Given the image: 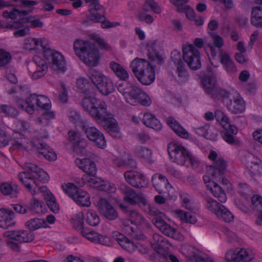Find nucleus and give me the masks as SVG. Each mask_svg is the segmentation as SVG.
I'll list each match as a JSON object with an SVG mask.
<instances>
[{
  "mask_svg": "<svg viewBox=\"0 0 262 262\" xmlns=\"http://www.w3.org/2000/svg\"><path fill=\"white\" fill-rule=\"evenodd\" d=\"M167 124L180 137L187 139L188 133L172 117H169L167 120Z\"/></svg>",
  "mask_w": 262,
  "mask_h": 262,
  "instance_id": "obj_29",
  "label": "nucleus"
},
{
  "mask_svg": "<svg viewBox=\"0 0 262 262\" xmlns=\"http://www.w3.org/2000/svg\"><path fill=\"white\" fill-rule=\"evenodd\" d=\"M152 239L154 242V244H156L159 248H163L167 243V241L165 238L158 233H154L152 234Z\"/></svg>",
  "mask_w": 262,
  "mask_h": 262,
  "instance_id": "obj_55",
  "label": "nucleus"
},
{
  "mask_svg": "<svg viewBox=\"0 0 262 262\" xmlns=\"http://www.w3.org/2000/svg\"><path fill=\"white\" fill-rule=\"evenodd\" d=\"M205 200L206 202V206L207 208L215 215L217 214V213H218L221 209V206H223L222 204L209 196H206L205 198Z\"/></svg>",
  "mask_w": 262,
  "mask_h": 262,
  "instance_id": "obj_41",
  "label": "nucleus"
},
{
  "mask_svg": "<svg viewBox=\"0 0 262 262\" xmlns=\"http://www.w3.org/2000/svg\"><path fill=\"white\" fill-rule=\"evenodd\" d=\"M12 56L10 53L0 49V66H6L10 63Z\"/></svg>",
  "mask_w": 262,
  "mask_h": 262,
  "instance_id": "obj_53",
  "label": "nucleus"
},
{
  "mask_svg": "<svg viewBox=\"0 0 262 262\" xmlns=\"http://www.w3.org/2000/svg\"><path fill=\"white\" fill-rule=\"evenodd\" d=\"M45 199L46 200L47 204L49 208L54 213H57L59 210V205L56 202L55 198L51 193L47 192L44 194Z\"/></svg>",
  "mask_w": 262,
  "mask_h": 262,
  "instance_id": "obj_42",
  "label": "nucleus"
},
{
  "mask_svg": "<svg viewBox=\"0 0 262 262\" xmlns=\"http://www.w3.org/2000/svg\"><path fill=\"white\" fill-rule=\"evenodd\" d=\"M183 59L188 66H201L200 52L193 45L188 44L183 48Z\"/></svg>",
  "mask_w": 262,
  "mask_h": 262,
  "instance_id": "obj_13",
  "label": "nucleus"
},
{
  "mask_svg": "<svg viewBox=\"0 0 262 262\" xmlns=\"http://www.w3.org/2000/svg\"><path fill=\"white\" fill-rule=\"evenodd\" d=\"M81 233L89 241L96 243L99 234L87 228H82Z\"/></svg>",
  "mask_w": 262,
  "mask_h": 262,
  "instance_id": "obj_49",
  "label": "nucleus"
},
{
  "mask_svg": "<svg viewBox=\"0 0 262 262\" xmlns=\"http://www.w3.org/2000/svg\"><path fill=\"white\" fill-rule=\"evenodd\" d=\"M246 165L251 173L255 176L262 174V162L253 155L249 154L246 157Z\"/></svg>",
  "mask_w": 262,
  "mask_h": 262,
  "instance_id": "obj_19",
  "label": "nucleus"
},
{
  "mask_svg": "<svg viewBox=\"0 0 262 262\" xmlns=\"http://www.w3.org/2000/svg\"><path fill=\"white\" fill-rule=\"evenodd\" d=\"M86 222L91 226H96L100 223V218L95 211L89 210L86 214Z\"/></svg>",
  "mask_w": 262,
  "mask_h": 262,
  "instance_id": "obj_44",
  "label": "nucleus"
},
{
  "mask_svg": "<svg viewBox=\"0 0 262 262\" xmlns=\"http://www.w3.org/2000/svg\"><path fill=\"white\" fill-rule=\"evenodd\" d=\"M45 40L43 39L31 38L28 39L26 43V48L29 50L36 49V47L40 45L44 50L45 47H47L45 45Z\"/></svg>",
  "mask_w": 262,
  "mask_h": 262,
  "instance_id": "obj_47",
  "label": "nucleus"
},
{
  "mask_svg": "<svg viewBox=\"0 0 262 262\" xmlns=\"http://www.w3.org/2000/svg\"><path fill=\"white\" fill-rule=\"evenodd\" d=\"M151 182L156 190L159 193H162L168 184V180L161 174H155L151 179Z\"/></svg>",
  "mask_w": 262,
  "mask_h": 262,
  "instance_id": "obj_27",
  "label": "nucleus"
},
{
  "mask_svg": "<svg viewBox=\"0 0 262 262\" xmlns=\"http://www.w3.org/2000/svg\"><path fill=\"white\" fill-rule=\"evenodd\" d=\"M94 39L101 49L107 51L111 50V48L110 45L107 44L104 39L101 38L99 35H94Z\"/></svg>",
  "mask_w": 262,
  "mask_h": 262,
  "instance_id": "obj_57",
  "label": "nucleus"
},
{
  "mask_svg": "<svg viewBox=\"0 0 262 262\" xmlns=\"http://www.w3.org/2000/svg\"><path fill=\"white\" fill-rule=\"evenodd\" d=\"M86 166L84 167V171L87 174L95 177L97 173V168L95 163L89 159V162H88Z\"/></svg>",
  "mask_w": 262,
  "mask_h": 262,
  "instance_id": "obj_54",
  "label": "nucleus"
},
{
  "mask_svg": "<svg viewBox=\"0 0 262 262\" xmlns=\"http://www.w3.org/2000/svg\"><path fill=\"white\" fill-rule=\"evenodd\" d=\"M0 110L6 115L13 118H16L18 115V112L16 108L10 105H2L0 106Z\"/></svg>",
  "mask_w": 262,
  "mask_h": 262,
  "instance_id": "obj_50",
  "label": "nucleus"
},
{
  "mask_svg": "<svg viewBox=\"0 0 262 262\" xmlns=\"http://www.w3.org/2000/svg\"><path fill=\"white\" fill-rule=\"evenodd\" d=\"M142 121L146 126L155 130H159L162 128L160 122L154 115L149 113L144 114Z\"/></svg>",
  "mask_w": 262,
  "mask_h": 262,
  "instance_id": "obj_28",
  "label": "nucleus"
},
{
  "mask_svg": "<svg viewBox=\"0 0 262 262\" xmlns=\"http://www.w3.org/2000/svg\"><path fill=\"white\" fill-rule=\"evenodd\" d=\"M213 45L218 48H221L224 44L223 39L222 37L214 32L210 33Z\"/></svg>",
  "mask_w": 262,
  "mask_h": 262,
  "instance_id": "obj_60",
  "label": "nucleus"
},
{
  "mask_svg": "<svg viewBox=\"0 0 262 262\" xmlns=\"http://www.w3.org/2000/svg\"><path fill=\"white\" fill-rule=\"evenodd\" d=\"M216 215L219 219L227 223L231 222L234 219L233 214L224 205L221 206V209Z\"/></svg>",
  "mask_w": 262,
  "mask_h": 262,
  "instance_id": "obj_46",
  "label": "nucleus"
},
{
  "mask_svg": "<svg viewBox=\"0 0 262 262\" xmlns=\"http://www.w3.org/2000/svg\"><path fill=\"white\" fill-rule=\"evenodd\" d=\"M86 146L85 141L80 138L79 140L77 141V142L74 144V150L77 152H81L82 150L84 149Z\"/></svg>",
  "mask_w": 262,
  "mask_h": 262,
  "instance_id": "obj_64",
  "label": "nucleus"
},
{
  "mask_svg": "<svg viewBox=\"0 0 262 262\" xmlns=\"http://www.w3.org/2000/svg\"><path fill=\"white\" fill-rule=\"evenodd\" d=\"M132 72L137 80L143 85H149L155 81L154 67H133Z\"/></svg>",
  "mask_w": 262,
  "mask_h": 262,
  "instance_id": "obj_5",
  "label": "nucleus"
},
{
  "mask_svg": "<svg viewBox=\"0 0 262 262\" xmlns=\"http://www.w3.org/2000/svg\"><path fill=\"white\" fill-rule=\"evenodd\" d=\"M199 76L205 92L211 96L218 86L215 74L211 67H208L206 71L201 72Z\"/></svg>",
  "mask_w": 262,
  "mask_h": 262,
  "instance_id": "obj_7",
  "label": "nucleus"
},
{
  "mask_svg": "<svg viewBox=\"0 0 262 262\" xmlns=\"http://www.w3.org/2000/svg\"><path fill=\"white\" fill-rule=\"evenodd\" d=\"M117 78L122 81H126L129 77V71L124 67H110Z\"/></svg>",
  "mask_w": 262,
  "mask_h": 262,
  "instance_id": "obj_37",
  "label": "nucleus"
},
{
  "mask_svg": "<svg viewBox=\"0 0 262 262\" xmlns=\"http://www.w3.org/2000/svg\"><path fill=\"white\" fill-rule=\"evenodd\" d=\"M145 206L147 207V209L149 211V214L153 216L154 218L152 219H162L163 213L157 208L154 207H151L148 203Z\"/></svg>",
  "mask_w": 262,
  "mask_h": 262,
  "instance_id": "obj_59",
  "label": "nucleus"
},
{
  "mask_svg": "<svg viewBox=\"0 0 262 262\" xmlns=\"http://www.w3.org/2000/svg\"><path fill=\"white\" fill-rule=\"evenodd\" d=\"M74 49L84 64L97 66L99 63L100 56L94 43L90 41L77 40L74 43Z\"/></svg>",
  "mask_w": 262,
  "mask_h": 262,
  "instance_id": "obj_2",
  "label": "nucleus"
},
{
  "mask_svg": "<svg viewBox=\"0 0 262 262\" xmlns=\"http://www.w3.org/2000/svg\"><path fill=\"white\" fill-rule=\"evenodd\" d=\"M98 90L104 95H108L115 90L112 80L106 76L95 85Z\"/></svg>",
  "mask_w": 262,
  "mask_h": 262,
  "instance_id": "obj_25",
  "label": "nucleus"
},
{
  "mask_svg": "<svg viewBox=\"0 0 262 262\" xmlns=\"http://www.w3.org/2000/svg\"><path fill=\"white\" fill-rule=\"evenodd\" d=\"M97 206L101 214L107 220L113 221L118 217L117 210L106 199L100 198Z\"/></svg>",
  "mask_w": 262,
  "mask_h": 262,
  "instance_id": "obj_15",
  "label": "nucleus"
},
{
  "mask_svg": "<svg viewBox=\"0 0 262 262\" xmlns=\"http://www.w3.org/2000/svg\"><path fill=\"white\" fill-rule=\"evenodd\" d=\"M43 55L49 64L53 66H63L66 63L65 58L61 53L48 47H45Z\"/></svg>",
  "mask_w": 262,
  "mask_h": 262,
  "instance_id": "obj_16",
  "label": "nucleus"
},
{
  "mask_svg": "<svg viewBox=\"0 0 262 262\" xmlns=\"http://www.w3.org/2000/svg\"><path fill=\"white\" fill-rule=\"evenodd\" d=\"M62 188L64 191L69 195L70 197L73 199L75 194L80 189L72 183H69L68 185H62Z\"/></svg>",
  "mask_w": 262,
  "mask_h": 262,
  "instance_id": "obj_52",
  "label": "nucleus"
},
{
  "mask_svg": "<svg viewBox=\"0 0 262 262\" xmlns=\"http://www.w3.org/2000/svg\"><path fill=\"white\" fill-rule=\"evenodd\" d=\"M209 167L210 169H208V170L211 171V174L212 176L216 177L225 173L227 167V163L222 157H220Z\"/></svg>",
  "mask_w": 262,
  "mask_h": 262,
  "instance_id": "obj_22",
  "label": "nucleus"
},
{
  "mask_svg": "<svg viewBox=\"0 0 262 262\" xmlns=\"http://www.w3.org/2000/svg\"><path fill=\"white\" fill-rule=\"evenodd\" d=\"M120 190L124 195V200L130 204L145 206L147 201L142 195L137 194L135 190L125 184L120 185Z\"/></svg>",
  "mask_w": 262,
  "mask_h": 262,
  "instance_id": "obj_8",
  "label": "nucleus"
},
{
  "mask_svg": "<svg viewBox=\"0 0 262 262\" xmlns=\"http://www.w3.org/2000/svg\"><path fill=\"white\" fill-rule=\"evenodd\" d=\"M171 59L176 66H183L184 60L180 51L173 50L171 53Z\"/></svg>",
  "mask_w": 262,
  "mask_h": 262,
  "instance_id": "obj_51",
  "label": "nucleus"
},
{
  "mask_svg": "<svg viewBox=\"0 0 262 262\" xmlns=\"http://www.w3.org/2000/svg\"><path fill=\"white\" fill-rule=\"evenodd\" d=\"M120 237L117 238L118 243L125 250L129 252H134L138 248V243L130 241L123 235H120Z\"/></svg>",
  "mask_w": 262,
  "mask_h": 262,
  "instance_id": "obj_34",
  "label": "nucleus"
},
{
  "mask_svg": "<svg viewBox=\"0 0 262 262\" xmlns=\"http://www.w3.org/2000/svg\"><path fill=\"white\" fill-rule=\"evenodd\" d=\"M168 152L171 159L178 165L188 166L189 164L192 166L197 164L196 160L182 145L177 144H169L168 146Z\"/></svg>",
  "mask_w": 262,
  "mask_h": 262,
  "instance_id": "obj_3",
  "label": "nucleus"
},
{
  "mask_svg": "<svg viewBox=\"0 0 262 262\" xmlns=\"http://www.w3.org/2000/svg\"><path fill=\"white\" fill-rule=\"evenodd\" d=\"M0 190L2 193L5 195H11L12 197L16 196V195L19 191L17 186L13 187L11 184L7 183H3L0 186Z\"/></svg>",
  "mask_w": 262,
  "mask_h": 262,
  "instance_id": "obj_40",
  "label": "nucleus"
},
{
  "mask_svg": "<svg viewBox=\"0 0 262 262\" xmlns=\"http://www.w3.org/2000/svg\"><path fill=\"white\" fill-rule=\"evenodd\" d=\"M212 98L217 100H226L228 101L232 96L229 91L217 86L210 96Z\"/></svg>",
  "mask_w": 262,
  "mask_h": 262,
  "instance_id": "obj_36",
  "label": "nucleus"
},
{
  "mask_svg": "<svg viewBox=\"0 0 262 262\" xmlns=\"http://www.w3.org/2000/svg\"><path fill=\"white\" fill-rule=\"evenodd\" d=\"M177 73L180 82L184 81L187 80L189 77V74L185 67H177Z\"/></svg>",
  "mask_w": 262,
  "mask_h": 262,
  "instance_id": "obj_56",
  "label": "nucleus"
},
{
  "mask_svg": "<svg viewBox=\"0 0 262 262\" xmlns=\"http://www.w3.org/2000/svg\"><path fill=\"white\" fill-rule=\"evenodd\" d=\"M90 115L102 126L114 138H120L121 133L118 123L113 115L107 111L105 102L100 99L95 101Z\"/></svg>",
  "mask_w": 262,
  "mask_h": 262,
  "instance_id": "obj_1",
  "label": "nucleus"
},
{
  "mask_svg": "<svg viewBox=\"0 0 262 262\" xmlns=\"http://www.w3.org/2000/svg\"><path fill=\"white\" fill-rule=\"evenodd\" d=\"M4 236L20 243H29L34 240V234L29 230H17L6 231Z\"/></svg>",
  "mask_w": 262,
  "mask_h": 262,
  "instance_id": "obj_14",
  "label": "nucleus"
},
{
  "mask_svg": "<svg viewBox=\"0 0 262 262\" xmlns=\"http://www.w3.org/2000/svg\"><path fill=\"white\" fill-rule=\"evenodd\" d=\"M250 21L251 24L256 28L262 27V7L257 6L253 8Z\"/></svg>",
  "mask_w": 262,
  "mask_h": 262,
  "instance_id": "obj_32",
  "label": "nucleus"
},
{
  "mask_svg": "<svg viewBox=\"0 0 262 262\" xmlns=\"http://www.w3.org/2000/svg\"><path fill=\"white\" fill-rule=\"evenodd\" d=\"M48 67H38V69L34 72L32 74L33 79H38L46 74Z\"/></svg>",
  "mask_w": 262,
  "mask_h": 262,
  "instance_id": "obj_58",
  "label": "nucleus"
},
{
  "mask_svg": "<svg viewBox=\"0 0 262 262\" xmlns=\"http://www.w3.org/2000/svg\"><path fill=\"white\" fill-rule=\"evenodd\" d=\"M14 212L9 209H0V227L5 229L15 226Z\"/></svg>",
  "mask_w": 262,
  "mask_h": 262,
  "instance_id": "obj_20",
  "label": "nucleus"
},
{
  "mask_svg": "<svg viewBox=\"0 0 262 262\" xmlns=\"http://www.w3.org/2000/svg\"><path fill=\"white\" fill-rule=\"evenodd\" d=\"M183 250L188 258L187 262H214L212 259L203 257L202 253L193 246H185Z\"/></svg>",
  "mask_w": 262,
  "mask_h": 262,
  "instance_id": "obj_17",
  "label": "nucleus"
},
{
  "mask_svg": "<svg viewBox=\"0 0 262 262\" xmlns=\"http://www.w3.org/2000/svg\"><path fill=\"white\" fill-rule=\"evenodd\" d=\"M86 4H89V12L87 18L94 23H99L102 18H105V10L100 4L98 0H84Z\"/></svg>",
  "mask_w": 262,
  "mask_h": 262,
  "instance_id": "obj_9",
  "label": "nucleus"
},
{
  "mask_svg": "<svg viewBox=\"0 0 262 262\" xmlns=\"http://www.w3.org/2000/svg\"><path fill=\"white\" fill-rule=\"evenodd\" d=\"M36 103L38 106L46 111L49 110L51 106L50 100L44 95L36 96Z\"/></svg>",
  "mask_w": 262,
  "mask_h": 262,
  "instance_id": "obj_48",
  "label": "nucleus"
},
{
  "mask_svg": "<svg viewBox=\"0 0 262 262\" xmlns=\"http://www.w3.org/2000/svg\"><path fill=\"white\" fill-rule=\"evenodd\" d=\"M73 199L78 205L81 206H89L91 204L89 194L81 189L78 190Z\"/></svg>",
  "mask_w": 262,
  "mask_h": 262,
  "instance_id": "obj_33",
  "label": "nucleus"
},
{
  "mask_svg": "<svg viewBox=\"0 0 262 262\" xmlns=\"http://www.w3.org/2000/svg\"><path fill=\"white\" fill-rule=\"evenodd\" d=\"M227 108L234 114L243 113L245 110V105L243 99L238 94L232 96L226 102Z\"/></svg>",
  "mask_w": 262,
  "mask_h": 262,
  "instance_id": "obj_21",
  "label": "nucleus"
},
{
  "mask_svg": "<svg viewBox=\"0 0 262 262\" xmlns=\"http://www.w3.org/2000/svg\"><path fill=\"white\" fill-rule=\"evenodd\" d=\"M87 75L95 85L105 77L101 72L95 69V67H90Z\"/></svg>",
  "mask_w": 262,
  "mask_h": 262,
  "instance_id": "obj_39",
  "label": "nucleus"
},
{
  "mask_svg": "<svg viewBox=\"0 0 262 262\" xmlns=\"http://www.w3.org/2000/svg\"><path fill=\"white\" fill-rule=\"evenodd\" d=\"M135 154L137 157L149 162L152 161V151L148 148L141 146H138L135 149Z\"/></svg>",
  "mask_w": 262,
  "mask_h": 262,
  "instance_id": "obj_38",
  "label": "nucleus"
},
{
  "mask_svg": "<svg viewBox=\"0 0 262 262\" xmlns=\"http://www.w3.org/2000/svg\"><path fill=\"white\" fill-rule=\"evenodd\" d=\"M207 186L212 194L217 198L220 202L224 203L226 201L227 197L226 193L216 182L212 181V184H210V186L207 185Z\"/></svg>",
  "mask_w": 262,
  "mask_h": 262,
  "instance_id": "obj_31",
  "label": "nucleus"
},
{
  "mask_svg": "<svg viewBox=\"0 0 262 262\" xmlns=\"http://www.w3.org/2000/svg\"><path fill=\"white\" fill-rule=\"evenodd\" d=\"M126 102L132 105L140 103L143 106H149L151 100L146 93L137 87H133L125 97Z\"/></svg>",
  "mask_w": 262,
  "mask_h": 262,
  "instance_id": "obj_6",
  "label": "nucleus"
},
{
  "mask_svg": "<svg viewBox=\"0 0 262 262\" xmlns=\"http://www.w3.org/2000/svg\"><path fill=\"white\" fill-rule=\"evenodd\" d=\"M40 168L36 165L31 163H26L24 165V171L19 172L18 177L22 183L32 194L36 193V188L38 184L35 180L36 174Z\"/></svg>",
  "mask_w": 262,
  "mask_h": 262,
  "instance_id": "obj_4",
  "label": "nucleus"
},
{
  "mask_svg": "<svg viewBox=\"0 0 262 262\" xmlns=\"http://www.w3.org/2000/svg\"><path fill=\"white\" fill-rule=\"evenodd\" d=\"M82 129L88 138L98 147L104 148L106 147V142L103 135L96 127L83 125Z\"/></svg>",
  "mask_w": 262,
  "mask_h": 262,
  "instance_id": "obj_12",
  "label": "nucleus"
},
{
  "mask_svg": "<svg viewBox=\"0 0 262 262\" xmlns=\"http://www.w3.org/2000/svg\"><path fill=\"white\" fill-rule=\"evenodd\" d=\"M254 258V255L246 249L236 248L229 250L226 254L227 262H250Z\"/></svg>",
  "mask_w": 262,
  "mask_h": 262,
  "instance_id": "obj_10",
  "label": "nucleus"
},
{
  "mask_svg": "<svg viewBox=\"0 0 262 262\" xmlns=\"http://www.w3.org/2000/svg\"><path fill=\"white\" fill-rule=\"evenodd\" d=\"M152 222L166 236L178 241H182L184 238L177 229L171 227L163 219H152Z\"/></svg>",
  "mask_w": 262,
  "mask_h": 262,
  "instance_id": "obj_11",
  "label": "nucleus"
},
{
  "mask_svg": "<svg viewBox=\"0 0 262 262\" xmlns=\"http://www.w3.org/2000/svg\"><path fill=\"white\" fill-rule=\"evenodd\" d=\"M25 226L29 229L30 231L32 232L39 228L46 227L47 225L43 219L33 218L27 221L25 223Z\"/></svg>",
  "mask_w": 262,
  "mask_h": 262,
  "instance_id": "obj_35",
  "label": "nucleus"
},
{
  "mask_svg": "<svg viewBox=\"0 0 262 262\" xmlns=\"http://www.w3.org/2000/svg\"><path fill=\"white\" fill-rule=\"evenodd\" d=\"M156 41H151L147 44L146 47L148 51V56L150 59L158 64H162L165 59V57L162 54H160L155 49Z\"/></svg>",
  "mask_w": 262,
  "mask_h": 262,
  "instance_id": "obj_24",
  "label": "nucleus"
},
{
  "mask_svg": "<svg viewBox=\"0 0 262 262\" xmlns=\"http://www.w3.org/2000/svg\"><path fill=\"white\" fill-rule=\"evenodd\" d=\"M36 150L49 161H54L57 158L55 152L45 143H39V146L36 147Z\"/></svg>",
  "mask_w": 262,
  "mask_h": 262,
  "instance_id": "obj_30",
  "label": "nucleus"
},
{
  "mask_svg": "<svg viewBox=\"0 0 262 262\" xmlns=\"http://www.w3.org/2000/svg\"><path fill=\"white\" fill-rule=\"evenodd\" d=\"M14 141L13 143V146L14 148H21L28 143V140L25 137V136L19 132H15L13 134Z\"/></svg>",
  "mask_w": 262,
  "mask_h": 262,
  "instance_id": "obj_45",
  "label": "nucleus"
},
{
  "mask_svg": "<svg viewBox=\"0 0 262 262\" xmlns=\"http://www.w3.org/2000/svg\"><path fill=\"white\" fill-rule=\"evenodd\" d=\"M86 96L84 97L81 101V105L83 109L90 114L91 110L94 108L93 105L95 101H99V99L95 98L93 97L94 95H86Z\"/></svg>",
  "mask_w": 262,
  "mask_h": 262,
  "instance_id": "obj_43",
  "label": "nucleus"
},
{
  "mask_svg": "<svg viewBox=\"0 0 262 262\" xmlns=\"http://www.w3.org/2000/svg\"><path fill=\"white\" fill-rule=\"evenodd\" d=\"M220 60L222 64L230 66L232 64V60L230 55L226 52H221L220 53Z\"/></svg>",
  "mask_w": 262,
  "mask_h": 262,
  "instance_id": "obj_61",
  "label": "nucleus"
},
{
  "mask_svg": "<svg viewBox=\"0 0 262 262\" xmlns=\"http://www.w3.org/2000/svg\"><path fill=\"white\" fill-rule=\"evenodd\" d=\"M13 72V71L11 69V67H7L6 69V77L10 82L15 84L17 82V78Z\"/></svg>",
  "mask_w": 262,
  "mask_h": 262,
  "instance_id": "obj_63",
  "label": "nucleus"
},
{
  "mask_svg": "<svg viewBox=\"0 0 262 262\" xmlns=\"http://www.w3.org/2000/svg\"><path fill=\"white\" fill-rule=\"evenodd\" d=\"M188 0H171V3L177 7L178 12H184L189 20H193L194 18V10L188 5H185Z\"/></svg>",
  "mask_w": 262,
  "mask_h": 262,
  "instance_id": "obj_23",
  "label": "nucleus"
},
{
  "mask_svg": "<svg viewBox=\"0 0 262 262\" xmlns=\"http://www.w3.org/2000/svg\"><path fill=\"white\" fill-rule=\"evenodd\" d=\"M35 176V178H37L40 182L43 183L47 182L49 179L48 173L41 168H39Z\"/></svg>",
  "mask_w": 262,
  "mask_h": 262,
  "instance_id": "obj_62",
  "label": "nucleus"
},
{
  "mask_svg": "<svg viewBox=\"0 0 262 262\" xmlns=\"http://www.w3.org/2000/svg\"><path fill=\"white\" fill-rule=\"evenodd\" d=\"M76 85L78 90L85 95H94L95 90L89 80L85 78H79L76 80Z\"/></svg>",
  "mask_w": 262,
  "mask_h": 262,
  "instance_id": "obj_26",
  "label": "nucleus"
},
{
  "mask_svg": "<svg viewBox=\"0 0 262 262\" xmlns=\"http://www.w3.org/2000/svg\"><path fill=\"white\" fill-rule=\"evenodd\" d=\"M124 177L125 180L132 186L138 188L143 187V183L145 180L143 174L137 171L128 170L124 172Z\"/></svg>",
  "mask_w": 262,
  "mask_h": 262,
  "instance_id": "obj_18",
  "label": "nucleus"
}]
</instances>
